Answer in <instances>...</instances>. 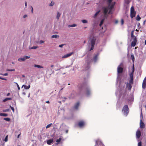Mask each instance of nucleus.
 Wrapping results in <instances>:
<instances>
[{"label":"nucleus","mask_w":146,"mask_h":146,"mask_svg":"<svg viewBox=\"0 0 146 146\" xmlns=\"http://www.w3.org/2000/svg\"><path fill=\"white\" fill-rule=\"evenodd\" d=\"M112 0H108V6L104 7L103 8V11L104 14L105 18H106L107 17V13L109 10L108 12L109 14H111L114 10V6L115 4V2L111 3Z\"/></svg>","instance_id":"f257e3e1"},{"label":"nucleus","mask_w":146,"mask_h":146,"mask_svg":"<svg viewBox=\"0 0 146 146\" xmlns=\"http://www.w3.org/2000/svg\"><path fill=\"white\" fill-rule=\"evenodd\" d=\"M99 59V54L96 53L95 54L92 59H91L90 57L88 56L87 57L86 59V62L88 63L93 62L95 63L97 62Z\"/></svg>","instance_id":"f03ea898"},{"label":"nucleus","mask_w":146,"mask_h":146,"mask_svg":"<svg viewBox=\"0 0 146 146\" xmlns=\"http://www.w3.org/2000/svg\"><path fill=\"white\" fill-rule=\"evenodd\" d=\"M96 40V38L94 36H92L90 38L88 44V49L90 51H91L93 49Z\"/></svg>","instance_id":"7ed1b4c3"},{"label":"nucleus","mask_w":146,"mask_h":146,"mask_svg":"<svg viewBox=\"0 0 146 146\" xmlns=\"http://www.w3.org/2000/svg\"><path fill=\"white\" fill-rule=\"evenodd\" d=\"M123 64L122 63H121L119 65L117 68V84L118 82L119 83L120 82V80L121 79V76L120 74L121 73L123 70Z\"/></svg>","instance_id":"20e7f679"},{"label":"nucleus","mask_w":146,"mask_h":146,"mask_svg":"<svg viewBox=\"0 0 146 146\" xmlns=\"http://www.w3.org/2000/svg\"><path fill=\"white\" fill-rule=\"evenodd\" d=\"M30 77H26L25 78V84H28V86L25 85H23L22 86V88L23 87L25 89L28 90L30 88L31 82L29 81Z\"/></svg>","instance_id":"39448f33"},{"label":"nucleus","mask_w":146,"mask_h":146,"mask_svg":"<svg viewBox=\"0 0 146 146\" xmlns=\"http://www.w3.org/2000/svg\"><path fill=\"white\" fill-rule=\"evenodd\" d=\"M134 32V31L133 30L131 31V40H132L131 46L132 47H134L136 45L137 42L136 38L133 35Z\"/></svg>","instance_id":"423d86ee"},{"label":"nucleus","mask_w":146,"mask_h":146,"mask_svg":"<svg viewBox=\"0 0 146 146\" xmlns=\"http://www.w3.org/2000/svg\"><path fill=\"white\" fill-rule=\"evenodd\" d=\"M122 112L123 114L125 116H127L129 112L128 108L127 105H125L124 106L122 110Z\"/></svg>","instance_id":"0eeeda50"},{"label":"nucleus","mask_w":146,"mask_h":146,"mask_svg":"<svg viewBox=\"0 0 146 146\" xmlns=\"http://www.w3.org/2000/svg\"><path fill=\"white\" fill-rule=\"evenodd\" d=\"M134 71V66H133L132 68V71L131 73L129 75L130 76V80L129 81V83L130 84H132L133 82V73Z\"/></svg>","instance_id":"6e6552de"},{"label":"nucleus","mask_w":146,"mask_h":146,"mask_svg":"<svg viewBox=\"0 0 146 146\" xmlns=\"http://www.w3.org/2000/svg\"><path fill=\"white\" fill-rule=\"evenodd\" d=\"M135 12L134 10L133 6H132L130 9V16L132 18L135 16Z\"/></svg>","instance_id":"1a4fd4ad"},{"label":"nucleus","mask_w":146,"mask_h":146,"mask_svg":"<svg viewBox=\"0 0 146 146\" xmlns=\"http://www.w3.org/2000/svg\"><path fill=\"white\" fill-rule=\"evenodd\" d=\"M96 145L95 146H104L101 140L100 139H97L96 141Z\"/></svg>","instance_id":"9d476101"},{"label":"nucleus","mask_w":146,"mask_h":146,"mask_svg":"<svg viewBox=\"0 0 146 146\" xmlns=\"http://www.w3.org/2000/svg\"><path fill=\"white\" fill-rule=\"evenodd\" d=\"M30 58V56H25L23 57L20 58H18V60L20 62L24 61L26 60L29 59Z\"/></svg>","instance_id":"9b49d317"},{"label":"nucleus","mask_w":146,"mask_h":146,"mask_svg":"<svg viewBox=\"0 0 146 146\" xmlns=\"http://www.w3.org/2000/svg\"><path fill=\"white\" fill-rule=\"evenodd\" d=\"M86 94L87 96H89L92 94V91L90 88L88 87L86 90Z\"/></svg>","instance_id":"f8f14e48"},{"label":"nucleus","mask_w":146,"mask_h":146,"mask_svg":"<svg viewBox=\"0 0 146 146\" xmlns=\"http://www.w3.org/2000/svg\"><path fill=\"white\" fill-rule=\"evenodd\" d=\"M86 124V123L85 121H79L78 123V125L80 127H83Z\"/></svg>","instance_id":"ddd939ff"},{"label":"nucleus","mask_w":146,"mask_h":146,"mask_svg":"<svg viewBox=\"0 0 146 146\" xmlns=\"http://www.w3.org/2000/svg\"><path fill=\"white\" fill-rule=\"evenodd\" d=\"M141 133L140 131L138 130L136 133V137L137 139H139L141 136Z\"/></svg>","instance_id":"4468645a"},{"label":"nucleus","mask_w":146,"mask_h":146,"mask_svg":"<svg viewBox=\"0 0 146 146\" xmlns=\"http://www.w3.org/2000/svg\"><path fill=\"white\" fill-rule=\"evenodd\" d=\"M73 52H72L67 54H66L64 56H62V58H68L70 56H71L73 54Z\"/></svg>","instance_id":"2eb2a0df"},{"label":"nucleus","mask_w":146,"mask_h":146,"mask_svg":"<svg viewBox=\"0 0 146 146\" xmlns=\"http://www.w3.org/2000/svg\"><path fill=\"white\" fill-rule=\"evenodd\" d=\"M146 87V78H145L144 79L143 84L142 88L143 89H145Z\"/></svg>","instance_id":"dca6fc26"},{"label":"nucleus","mask_w":146,"mask_h":146,"mask_svg":"<svg viewBox=\"0 0 146 146\" xmlns=\"http://www.w3.org/2000/svg\"><path fill=\"white\" fill-rule=\"evenodd\" d=\"M53 139H52L46 140V143L48 145H51L53 143Z\"/></svg>","instance_id":"f3484780"},{"label":"nucleus","mask_w":146,"mask_h":146,"mask_svg":"<svg viewBox=\"0 0 146 146\" xmlns=\"http://www.w3.org/2000/svg\"><path fill=\"white\" fill-rule=\"evenodd\" d=\"M100 10H99L97 11L96 13L94 14V15L92 16V17L94 18H96L99 13L100 12Z\"/></svg>","instance_id":"a211bd4d"},{"label":"nucleus","mask_w":146,"mask_h":146,"mask_svg":"<svg viewBox=\"0 0 146 146\" xmlns=\"http://www.w3.org/2000/svg\"><path fill=\"white\" fill-rule=\"evenodd\" d=\"M140 127L142 128H144L145 127V125L141 120L140 121Z\"/></svg>","instance_id":"6ab92c4d"},{"label":"nucleus","mask_w":146,"mask_h":146,"mask_svg":"<svg viewBox=\"0 0 146 146\" xmlns=\"http://www.w3.org/2000/svg\"><path fill=\"white\" fill-rule=\"evenodd\" d=\"M131 84L127 83L126 85V88L128 90H130L131 88Z\"/></svg>","instance_id":"aec40b11"},{"label":"nucleus","mask_w":146,"mask_h":146,"mask_svg":"<svg viewBox=\"0 0 146 146\" xmlns=\"http://www.w3.org/2000/svg\"><path fill=\"white\" fill-rule=\"evenodd\" d=\"M133 100V96H132L131 98H130L128 101V102L129 103H132Z\"/></svg>","instance_id":"412c9836"},{"label":"nucleus","mask_w":146,"mask_h":146,"mask_svg":"<svg viewBox=\"0 0 146 146\" xmlns=\"http://www.w3.org/2000/svg\"><path fill=\"white\" fill-rule=\"evenodd\" d=\"M34 66L35 67H36L39 68H43V67L40 65L37 64H35Z\"/></svg>","instance_id":"4be33fe9"},{"label":"nucleus","mask_w":146,"mask_h":146,"mask_svg":"<svg viewBox=\"0 0 146 146\" xmlns=\"http://www.w3.org/2000/svg\"><path fill=\"white\" fill-rule=\"evenodd\" d=\"M80 105L79 103L78 102H77L75 105L74 108L75 109H78L79 105Z\"/></svg>","instance_id":"5701e85b"},{"label":"nucleus","mask_w":146,"mask_h":146,"mask_svg":"<svg viewBox=\"0 0 146 146\" xmlns=\"http://www.w3.org/2000/svg\"><path fill=\"white\" fill-rule=\"evenodd\" d=\"M54 3H55L54 2L52 1L50 2V3L49 4V5L50 7H52L54 5Z\"/></svg>","instance_id":"b1692460"},{"label":"nucleus","mask_w":146,"mask_h":146,"mask_svg":"<svg viewBox=\"0 0 146 146\" xmlns=\"http://www.w3.org/2000/svg\"><path fill=\"white\" fill-rule=\"evenodd\" d=\"M11 100V98H6L3 100V102H5L8 100Z\"/></svg>","instance_id":"393cba45"},{"label":"nucleus","mask_w":146,"mask_h":146,"mask_svg":"<svg viewBox=\"0 0 146 146\" xmlns=\"http://www.w3.org/2000/svg\"><path fill=\"white\" fill-rule=\"evenodd\" d=\"M60 15L61 14L59 12H58L57 13L56 16V18L57 19H59V17L60 16Z\"/></svg>","instance_id":"a878e982"},{"label":"nucleus","mask_w":146,"mask_h":146,"mask_svg":"<svg viewBox=\"0 0 146 146\" xmlns=\"http://www.w3.org/2000/svg\"><path fill=\"white\" fill-rule=\"evenodd\" d=\"M77 25L76 24H73V25H69L68 26V27L69 28L70 27H75Z\"/></svg>","instance_id":"bb28decb"},{"label":"nucleus","mask_w":146,"mask_h":146,"mask_svg":"<svg viewBox=\"0 0 146 146\" xmlns=\"http://www.w3.org/2000/svg\"><path fill=\"white\" fill-rule=\"evenodd\" d=\"M0 116L6 117L7 116V114L6 113H0Z\"/></svg>","instance_id":"cd10ccee"},{"label":"nucleus","mask_w":146,"mask_h":146,"mask_svg":"<svg viewBox=\"0 0 146 146\" xmlns=\"http://www.w3.org/2000/svg\"><path fill=\"white\" fill-rule=\"evenodd\" d=\"M56 66L58 67V65L57 64V65H56ZM59 68L58 69H55V70L56 71H57V70H60V69H61L63 68V67H61L60 66H59Z\"/></svg>","instance_id":"c85d7f7f"},{"label":"nucleus","mask_w":146,"mask_h":146,"mask_svg":"<svg viewBox=\"0 0 146 146\" xmlns=\"http://www.w3.org/2000/svg\"><path fill=\"white\" fill-rule=\"evenodd\" d=\"M61 140H62V139L60 138L57 139L56 140V142H57L56 144H58L61 141Z\"/></svg>","instance_id":"c756f323"},{"label":"nucleus","mask_w":146,"mask_h":146,"mask_svg":"<svg viewBox=\"0 0 146 146\" xmlns=\"http://www.w3.org/2000/svg\"><path fill=\"white\" fill-rule=\"evenodd\" d=\"M59 37V36L57 35H52L51 36V37L52 38H57V37Z\"/></svg>","instance_id":"7c9ffc66"},{"label":"nucleus","mask_w":146,"mask_h":146,"mask_svg":"<svg viewBox=\"0 0 146 146\" xmlns=\"http://www.w3.org/2000/svg\"><path fill=\"white\" fill-rule=\"evenodd\" d=\"M136 19L137 21H139L141 19V18L139 16V15H138L136 17Z\"/></svg>","instance_id":"2f4dec72"},{"label":"nucleus","mask_w":146,"mask_h":146,"mask_svg":"<svg viewBox=\"0 0 146 146\" xmlns=\"http://www.w3.org/2000/svg\"><path fill=\"white\" fill-rule=\"evenodd\" d=\"M104 21V19H103L101 20V21L100 22V27L101 26V25H102V24L103 23Z\"/></svg>","instance_id":"473e14b6"},{"label":"nucleus","mask_w":146,"mask_h":146,"mask_svg":"<svg viewBox=\"0 0 146 146\" xmlns=\"http://www.w3.org/2000/svg\"><path fill=\"white\" fill-rule=\"evenodd\" d=\"M37 47H38L37 46H33L32 47H30L29 49H36V48H37Z\"/></svg>","instance_id":"72a5a7b5"},{"label":"nucleus","mask_w":146,"mask_h":146,"mask_svg":"<svg viewBox=\"0 0 146 146\" xmlns=\"http://www.w3.org/2000/svg\"><path fill=\"white\" fill-rule=\"evenodd\" d=\"M82 21V23H88L87 21L85 19L83 20Z\"/></svg>","instance_id":"f704fd0d"},{"label":"nucleus","mask_w":146,"mask_h":146,"mask_svg":"<svg viewBox=\"0 0 146 146\" xmlns=\"http://www.w3.org/2000/svg\"><path fill=\"white\" fill-rule=\"evenodd\" d=\"M131 57L133 62H134L135 59L134 56L133 55L131 54Z\"/></svg>","instance_id":"c9c22d12"},{"label":"nucleus","mask_w":146,"mask_h":146,"mask_svg":"<svg viewBox=\"0 0 146 146\" xmlns=\"http://www.w3.org/2000/svg\"><path fill=\"white\" fill-rule=\"evenodd\" d=\"M52 125V123L49 124L46 127V128L47 129L50 127Z\"/></svg>","instance_id":"e433bc0d"},{"label":"nucleus","mask_w":146,"mask_h":146,"mask_svg":"<svg viewBox=\"0 0 146 146\" xmlns=\"http://www.w3.org/2000/svg\"><path fill=\"white\" fill-rule=\"evenodd\" d=\"M8 135H7L5 138V139H4V141H5V142H7L8 141Z\"/></svg>","instance_id":"4c0bfd02"},{"label":"nucleus","mask_w":146,"mask_h":146,"mask_svg":"<svg viewBox=\"0 0 146 146\" xmlns=\"http://www.w3.org/2000/svg\"><path fill=\"white\" fill-rule=\"evenodd\" d=\"M6 71H15V69H7Z\"/></svg>","instance_id":"58836bf2"},{"label":"nucleus","mask_w":146,"mask_h":146,"mask_svg":"<svg viewBox=\"0 0 146 146\" xmlns=\"http://www.w3.org/2000/svg\"><path fill=\"white\" fill-rule=\"evenodd\" d=\"M4 119L7 121H9L10 120V119L9 118H5Z\"/></svg>","instance_id":"ea45409f"},{"label":"nucleus","mask_w":146,"mask_h":146,"mask_svg":"<svg viewBox=\"0 0 146 146\" xmlns=\"http://www.w3.org/2000/svg\"><path fill=\"white\" fill-rule=\"evenodd\" d=\"M15 83L16 84L18 90H20V88L19 85L17 83H16V82H15Z\"/></svg>","instance_id":"a19ab883"},{"label":"nucleus","mask_w":146,"mask_h":146,"mask_svg":"<svg viewBox=\"0 0 146 146\" xmlns=\"http://www.w3.org/2000/svg\"><path fill=\"white\" fill-rule=\"evenodd\" d=\"M138 146H141V142L140 141L138 143Z\"/></svg>","instance_id":"79ce46f5"},{"label":"nucleus","mask_w":146,"mask_h":146,"mask_svg":"<svg viewBox=\"0 0 146 146\" xmlns=\"http://www.w3.org/2000/svg\"><path fill=\"white\" fill-rule=\"evenodd\" d=\"M10 108L12 110L13 112H14V108L12 107H11V106H10Z\"/></svg>","instance_id":"37998d69"},{"label":"nucleus","mask_w":146,"mask_h":146,"mask_svg":"<svg viewBox=\"0 0 146 146\" xmlns=\"http://www.w3.org/2000/svg\"><path fill=\"white\" fill-rule=\"evenodd\" d=\"M65 44H60V45H59V46L60 47H61V48H62L63 47V46Z\"/></svg>","instance_id":"c03bdc74"},{"label":"nucleus","mask_w":146,"mask_h":146,"mask_svg":"<svg viewBox=\"0 0 146 146\" xmlns=\"http://www.w3.org/2000/svg\"><path fill=\"white\" fill-rule=\"evenodd\" d=\"M44 40H41L39 41V43L40 44H41L44 43Z\"/></svg>","instance_id":"a18cd8bd"},{"label":"nucleus","mask_w":146,"mask_h":146,"mask_svg":"<svg viewBox=\"0 0 146 146\" xmlns=\"http://www.w3.org/2000/svg\"><path fill=\"white\" fill-rule=\"evenodd\" d=\"M0 79L2 80H7V79L6 78H5L2 77H0Z\"/></svg>","instance_id":"49530a36"},{"label":"nucleus","mask_w":146,"mask_h":146,"mask_svg":"<svg viewBox=\"0 0 146 146\" xmlns=\"http://www.w3.org/2000/svg\"><path fill=\"white\" fill-rule=\"evenodd\" d=\"M27 16H27V15H23V17L24 18H26L27 17Z\"/></svg>","instance_id":"de8ad7c7"},{"label":"nucleus","mask_w":146,"mask_h":146,"mask_svg":"<svg viewBox=\"0 0 146 146\" xmlns=\"http://www.w3.org/2000/svg\"><path fill=\"white\" fill-rule=\"evenodd\" d=\"M9 109H6V110H4L3 111L4 112H7V111H9Z\"/></svg>","instance_id":"09e8293b"},{"label":"nucleus","mask_w":146,"mask_h":146,"mask_svg":"<svg viewBox=\"0 0 146 146\" xmlns=\"http://www.w3.org/2000/svg\"><path fill=\"white\" fill-rule=\"evenodd\" d=\"M121 24L122 25H123L124 23V21L123 19L121 20Z\"/></svg>","instance_id":"8fccbe9b"},{"label":"nucleus","mask_w":146,"mask_h":146,"mask_svg":"<svg viewBox=\"0 0 146 146\" xmlns=\"http://www.w3.org/2000/svg\"><path fill=\"white\" fill-rule=\"evenodd\" d=\"M8 75V74L7 73H6L3 74V76H7Z\"/></svg>","instance_id":"3c124183"},{"label":"nucleus","mask_w":146,"mask_h":146,"mask_svg":"<svg viewBox=\"0 0 146 146\" xmlns=\"http://www.w3.org/2000/svg\"><path fill=\"white\" fill-rule=\"evenodd\" d=\"M118 22V21L117 20H115V23L117 24V23Z\"/></svg>","instance_id":"603ef678"},{"label":"nucleus","mask_w":146,"mask_h":146,"mask_svg":"<svg viewBox=\"0 0 146 146\" xmlns=\"http://www.w3.org/2000/svg\"><path fill=\"white\" fill-rule=\"evenodd\" d=\"M146 22V20H145L144 21V22H143V25H145V22Z\"/></svg>","instance_id":"864d4df0"},{"label":"nucleus","mask_w":146,"mask_h":146,"mask_svg":"<svg viewBox=\"0 0 146 146\" xmlns=\"http://www.w3.org/2000/svg\"><path fill=\"white\" fill-rule=\"evenodd\" d=\"M27 3L26 2L25 3V6L26 7H27Z\"/></svg>","instance_id":"5fc2aeb1"},{"label":"nucleus","mask_w":146,"mask_h":146,"mask_svg":"<svg viewBox=\"0 0 146 146\" xmlns=\"http://www.w3.org/2000/svg\"><path fill=\"white\" fill-rule=\"evenodd\" d=\"M46 103H48V104H49L50 103V102L49 101H46Z\"/></svg>","instance_id":"6e6d98bb"},{"label":"nucleus","mask_w":146,"mask_h":146,"mask_svg":"<svg viewBox=\"0 0 146 146\" xmlns=\"http://www.w3.org/2000/svg\"><path fill=\"white\" fill-rule=\"evenodd\" d=\"M66 133H67L68 132V130H66L65 131Z\"/></svg>","instance_id":"4d7b16f0"},{"label":"nucleus","mask_w":146,"mask_h":146,"mask_svg":"<svg viewBox=\"0 0 146 146\" xmlns=\"http://www.w3.org/2000/svg\"><path fill=\"white\" fill-rule=\"evenodd\" d=\"M126 95V94H123V97H124V96H125Z\"/></svg>","instance_id":"13d9d810"},{"label":"nucleus","mask_w":146,"mask_h":146,"mask_svg":"<svg viewBox=\"0 0 146 146\" xmlns=\"http://www.w3.org/2000/svg\"><path fill=\"white\" fill-rule=\"evenodd\" d=\"M146 44V39L145 42V45Z\"/></svg>","instance_id":"bf43d9fd"},{"label":"nucleus","mask_w":146,"mask_h":146,"mask_svg":"<svg viewBox=\"0 0 146 146\" xmlns=\"http://www.w3.org/2000/svg\"><path fill=\"white\" fill-rule=\"evenodd\" d=\"M0 75L3 76V74H2V73H0Z\"/></svg>","instance_id":"052dcab7"},{"label":"nucleus","mask_w":146,"mask_h":146,"mask_svg":"<svg viewBox=\"0 0 146 146\" xmlns=\"http://www.w3.org/2000/svg\"><path fill=\"white\" fill-rule=\"evenodd\" d=\"M9 94H9V93H8V94H7V96H9Z\"/></svg>","instance_id":"680f3d73"},{"label":"nucleus","mask_w":146,"mask_h":146,"mask_svg":"<svg viewBox=\"0 0 146 146\" xmlns=\"http://www.w3.org/2000/svg\"><path fill=\"white\" fill-rule=\"evenodd\" d=\"M104 28L105 29V30H104V32H105V31H106V27H104Z\"/></svg>","instance_id":"e2e57ef3"},{"label":"nucleus","mask_w":146,"mask_h":146,"mask_svg":"<svg viewBox=\"0 0 146 146\" xmlns=\"http://www.w3.org/2000/svg\"><path fill=\"white\" fill-rule=\"evenodd\" d=\"M53 66H54V65H51V67H53Z\"/></svg>","instance_id":"0e129e2a"},{"label":"nucleus","mask_w":146,"mask_h":146,"mask_svg":"<svg viewBox=\"0 0 146 146\" xmlns=\"http://www.w3.org/2000/svg\"><path fill=\"white\" fill-rule=\"evenodd\" d=\"M30 96V94H29L28 95V97H29Z\"/></svg>","instance_id":"69168bd1"},{"label":"nucleus","mask_w":146,"mask_h":146,"mask_svg":"<svg viewBox=\"0 0 146 146\" xmlns=\"http://www.w3.org/2000/svg\"><path fill=\"white\" fill-rule=\"evenodd\" d=\"M32 9L31 11H32V12H33V7H32Z\"/></svg>","instance_id":"338daca9"},{"label":"nucleus","mask_w":146,"mask_h":146,"mask_svg":"<svg viewBox=\"0 0 146 146\" xmlns=\"http://www.w3.org/2000/svg\"><path fill=\"white\" fill-rule=\"evenodd\" d=\"M19 136H20V135H18V136H17V138H19Z\"/></svg>","instance_id":"774afa93"}]
</instances>
